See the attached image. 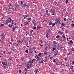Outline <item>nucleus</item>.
<instances>
[{
    "label": "nucleus",
    "instance_id": "nucleus-7",
    "mask_svg": "<svg viewBox=\"0 0 74 74\" xmlns=\"http://www.w3.org/2000/svg\"><path fill=\"white\" fill-rule=\"evenodd\" d=\"M56 24H59V23L60 25L61 24V23H60V21H59V20H58L56 22H55Z\"/></svg>",
    "mask_w": 74,
    "mask_h": 74
},
{
    "label": "nucleus",
    "instance_id": "nucleus-57",
    "mask_svg": "<svg viewBox=\"0 0 74 74\" xmlns=\"http://www.w3.org/2000/svg\"><path fill=\"white\" fill-rule=\"evenodd\" d=\"M32 47H29V49L30 50H32Z\"/></svg>",
    "mask_w": 74,
    "mask_h": 74
},
{
    "label": "nucleus",
    "instance_id": "nucleus-42",
    "mask_svg": "<svg viewBox=\"0 0 74 74\" xmlns=\"http://www.w3.org/2000/svg\"><path fill=\"white\" fill-rule=\"evenodd\" d=\"M63 64V62H60V65H62Z\"/></svg>",
    "mask_w": 74,
    "mask_h": 74
},
{
    "label": "nucleus",
    "instance_id": "nucleus-36",
    "mask_svg": "<svg viewBox=\"0 0 74 74\" xmlns=\"http://www.w3.org/2000/svg\"><path fill=\"white\" fill-rule=\"evenodd\" d=\"M35 71H36V74H37V72H38V69H36L35 70Z\"/></svg>",
    "mask_w": 74,
    "mask_h": 74
},
{
    "label": "nucleus",
    "instance_id": "nucleus-5",
    "mask_svg": "<svg viewBox=\"0 0 74 74\" xmlns=\"http://www.w3.org/2000/svg\"><path fill=\"white\" fill-rule=\"evenodd\" d=\"M40 60H42V61H40L39 62V63L40 64H41V63H43V62H44V61L45 60L43 59V58H41Z\"/></svg>",
    "mask_w": 74,
    "mask_h": 74
},
{
    "label": "nucleus",
    "instance_id": "nucleus-9",
    "mask_svg": "<svg viewBox=\"0 0 74 74\" xmlns=\"http://www.w3.org/2000/svg\"><path fill=\"white\" fill-rule=\"evenodd\" d=\"M2 64H3V65H7V62H2Z\"/></svg>",
    "mask_w": 74,
    "mask_h": 74
},
{
    "label": "nucleus",
    "instance_id": "nucleus-29",
    "mask_svg": "<svg viewBox=\"0 0 74 74\" xmlns=\"http://www.w3.org/2000/svg\"><path fill=\"white\" fill-rule=\"evenodd\" d=\"M9 12L8 13V14H10V13H11V12H12V10H10L9 11Z\"/></svg>",
    "mask_w": 74,
    "mask_h": 74
},
{
    "label": "nucleus",
    "instance_id": "nucleus-26",
    "mask_svg": "<svg viewBox=\"0 0 74 74\" xmlns=\"http://www.w3.org/2000/svg\"><path fill=\"white\" fill-rule=\"evenodd\" d=\"M0 41L1 42H4V39H3V38H2V39H1Z\"/></svg>",
    "mask_w": 74,
    "mask_h": 74
},
{
    "label": "nucleus",
    "instance_id": "nucleus-31",
    "mask_svg": "<svg viewBox=\"0 0 74 74\" xmlns=\"http://www.w3.org/2000/svg\"><path fill=\"white\" fill-rule=\"evenodd\" d=\"M71 51H73V52H74V48L73 47L72 48V49H71Z\"/></svg>",
    "mask_w": 74,
    "mask_h": 74
},
{
    "label": "nucleus",
    "instance_id": "nucleus-63",
    "mask_svg": "<svg viewBox=\"0 0 74 74\" xmlns=\"http://www.w3.org/2000/svg\"><path fill=\"white\" fill-rule=\"evenodd\" d=\"M34 26H35L36 25V23H34Z\"/></svg>",
    "mask_w": 74,
    "mask_h": 74
},
{
    "label": "nucleus",
    "instance_id": "nucleus-52",
    "mask_svg": "<svg viewBox=\"0 0 74 74\" xmlns=\"http://www.w3.org/2000/svg\"><path fill=\"white\" fill-rule=\"evenodd\" d=\"M29 52L30 53H32V51L30 50L29 51Z\"/></svg>",
    "mask_w": 74,
    "mask_h": 74
},
{
    "label": "nucleus",
    "instance_id": "nucleus-21",
    "mask_svg": "<svg viewBox=\"0 0 74 74\" xmlns=\"http://www.w3.org/2000/svg\"><path fill=\"white\" fill-rule=\"evenodd\" d=\"M27 69H29H29L30 68V67H29V65L28 64H27Z\"/></svg>",
    "mask_w": 74,
    "mask_h": 74
},
{
    "label": "nucleus",
    "instance_id": "nucleus-20",
    "mask_svg": "<svg viewBox=\"0 0 74 74\" xmlns=\"http://www.w3.org/2000/svg\"><path fill=\"white\" fill-rule=\"evenodd\" d=\"M37 30H39V29H40L41 28V27L40 26H39L38 25L37 26Z\"/></svg>",
    "mask_w": 74,
    "mask_h": 74
},
{
    "label": "nucleus",
    "instance_id": "nucleus-1",
    "mask_svg": "<svg viewBox=\"0 0 74 74\" xmlns=\"http://www.w3.org/2000/svg\"><path fill=\"white\" fill-rule=\"evenodd\" d=\"M39 45H40L41 47H42V46H43V45H41V44H42L43 43V42H42V40H40V41H39Z\"/></svg>",
    "mask_w": 74,
    "mask_h": 74
},
{
    "label": "nucleus",
    "instance_id": "nucleus-15",
    "mask_svg": "<svg viewBox=\"0 0 74 74\" xmlns=\"http://www.w3.org/2000/svg\"><path fill=\"white\" fill-rule=\"evenodd\" d=\"M9 23H11V21H12V19H11V17H10L9 18Z\"/></svg>",
    "mask_w": 74,
    "mask_h": 74
},
{
    "label": "nucleus",
    "instance_id": "nucleus-53",
    "mask_svg": "<svg viewBox=\"0 0 74 74\" xmlns=\"http://www.w3.org/2000/svg\"><path fill=\"white\" fill-rule=\"evenodd\" d=\"M65 1L66 2V4H67V3H68V1L67 0H66Z\"/></svg>",
    "mask_w": 74,
    "mask_h": 74
},
{
    "label": "nucleus",
    "instance_id": "nucleus-41",
    "mask_svg": "<svg viewBox=\"0 0 74 74\" xmlns=\"http://www.w3.org/2000/svg\"><path fill=\"white\" fill-rule=\"evenodd\" d=\"M64 21H67V19H66V18H64Z\"/></svg>",
    "mask_w": 74,
    "mask_h": 74
},
{
    "label": "nucleus",
    "instance_id": "nucleus-49",
    "mask_svg": "<svg viewBox=\"0 0 74 74\" xmlns=\"http://www.w3.org/2000/svg\"><path fill=\"white\" fill-rule=\"evenodd\" d=\"M33 32V30H32L30 31V33H32Z\"/></svg>",
    "mask_w": 74,
    "mask_h": 74
},
{
    "label": "nucleus",
    "instance_id": "nucleus-60",
    "mask_svg": "<svg viewBox=\"0 0 74 74\" xmlns=\"http://www.w3.org/2000/svg\"><path fill=\"white\" fill-rule=\"evenodd\" d=\"M53 62H56V60H53Z\"/></svg>",
    "mask_w": 74,
    "mask_h": 74
},
{
    "label": "nucleus",
    "instance_id": "nucleus-35",
    "mask_svg": "<svg viewBox=\"0 0 74 74\" xmlns=\"http://www.w3.org/2000/svg\"><path fill=\"white\" fill-rule=\"evenodd\" d=\"M55 25V23H53L52 24V26H54Z\"/></svg>",
    "mask_w": 74,
    "mask_h": 74
},
{
    "label": "nucleus",
    "instance_id": "nucleus-18",
    "mask_svg": "<svg viewBox=\"0 0 74 74\" xmlns=\"http://www.w3.org/2000/svg\"><path fill=\"white\" fill-rule=\"evenodd\" d=\"M70 69H71V70H74V66H71L70 68Z\"/></svg>",
    "mask_w": 74,
    "mask_h": 74
},
{
    "label": "nucleus",
    "instance_id": "nucleus-51",
    "mask_svg": "<svg viewBox=\"0 0 74 74\" xmlns=\"http://www.w3.org/2000/svg\"><path fill=\"white\" fill-rule=\"evenodd\" d=\"M12 22L11 23L12 25H13V24H14V23H13V22H14V20H12Z\"/></svg>",
    "mask_w": 74,
    "mask_h": 74
},
{
    "label": "nucleus",
    "instance_id": "nucleus-2",
    "mask_svg": "<svg viewBox=\"0 0 74 74\" xmlns=\"http://www.w3.org/2000/svg\"><path fill=\"white\" fill-rule=\"evenodd\" d=\"M10 23V22H9V18H8L7 20H6L5 23H4L5 24V25H7V24L8 23Z\"/></svg>",
    "mask_w": 74,
    "mask_h": 74
},
{
    "label": "nucleus",
    "instance_id": "nucleus-59",
    "mask_svg": "<svg viewBox=\"0 0 74 74\" xmlns=\"http://www.w3.org/2000/svg\"><path fill=\"white\" fill-rule=\"evenodd\" d=\"M34 29L36 30V27H34Z\"/></svg>",
    "mask_w": 74,
    "mask_h": 74
},
{
    "label": "nucleus",
    "instance_id": "nucleus-44",
    "mask_svg": "<svg viewBox=\"0 0 74 74\" xmlns=\"http://www.w3.org/2000/svg\"><path fill=\"white\" fill-rule=\"evenodd\" d=\"M27 19L28 21H30L32 19L31 18H27Z\"/></svg>",
    "mask_w": 74,
    "mask_h": 74
},
{
    "label": "nucleus",
    "instance_id": "nucleus-27",
    "mask_svg": "<svg viewBox=\"0 0 74 74\" xmlns=\"http://www.w3.org/2000/svg\"><path fill=\"white\" fill-rule=\"evenodd\" d=\"M58 33L59 34H63V33L62 32H61V31H59L58 32Z\"/></svg>",
    "mask_w": 74,
    "mask_h": 74
},
{
    "label": "nucleus",
    "instance_id": "nucleus-24",
    "mask_svg": "<svg viewBox=\"0 0 74 74\" xmlns=\"http://www.w3.org/2000/svg\"><path fill=\"white\" fill-rule=\"evenodd\" d=\"M69 42L71 43V45H72V44H73V41L72 40H71L69 41ZM72 43V44L71 43Z\"/></svg>",
    "mask_w": 74,
    "mask_h": 74
},
{
    "label": "nucleus",
    "instance_id": "nucleus-22",
    "mask_svg": "<svg viewBox=\"0 0 74 74\" xmlns=\"http://www.w3.org/2000/svg\"><path fill=\"white\" fill-rule=\"evenodd\" d=\"M16 29V27H13L12 28V30L14 31V32L15 31V29Z\"/></svg>",
    "mask_w": 74,
    "mask_h": 74
},
{
    "label": "nucleus",
    "instance_id": "nucleus-16",
    "mask_svg": "<svg viewBox=\"0 0 74 74\" xmlns=\"http://www.w3.org/2000/svg\"><path fill=\"white\" fill-rule=\"evenodd\" d=\"M47 33H49V34H51V29H49V30H48L47 31Z\"/></svg>",
    "mask_w": 74,
    "mask_h": 74
},
{
    "label": "nucleus",
    "instance_id": "nucleus-25",
    "mask_svg": "<svg viewBox=\"0 0 74 74\" xmlns=\"http://www.w3.org/2000/svg\"><path fill=\"white\" fill-rule=\"evenodd\" d=\"M12 26L13 25H11L10 24H9L8 25V26L9 27H12Z\"/></svg>",
    "mask_w": 74,
    "mask_h": 74
},
{
    "label": "nucleus",
    "instance_id": "nucleus-33",
    "mask_svg": "<svg viewBox=\"0 0 74 74\" xmlns=\"http://www.w3.org/2000/svg\"><path fill=\"white\" fill-rule=\"evenodd\" d=\"M4 24H2L0 25V27H3V26H4Z\"/></svg>",
    "mask_w": 74,
    "mask_h": 74
},
{
    "label": "nucleus",
    "instance_id": "nucleus-32",
    "mask_svg": "<svg viewBox=\"0 0 74 74\" xmlns=\"http://www.w3.org/2000/svg\"><path fill=\"white\" fill-rule=\"evenodd\" d=\"M52 24V23L51 22H50L49 23V25H51Z\"/></svg>",
    "mask_w": 74,
    "mask_h": 74
},
{
    "label": "nucleus",
    "instance_id": "nucleus-43",
    "mask_svg": "<svg viewBox=\"0 0 74 74\" xmlns=\"http://www.w3.org/2000/svg\"><path fill=\"white\" fill-rule=\"evenodd\" d=\"M45 52L44 53V54H45V55H46V54H47L48 53V52H47L45 51Z\"/></svg>",
    "mask_w": 74,
    "mask_h": 74
},
{
    "label": "nucleus",
    "instance_id": "nucleus-45",
    "mask_svg": "<svg viewBox=\"0 0 74 74\" xmlns=\"http://www.w3.org/2000/svg\"><path fill=\"white\" fill-rule=\"evenodd\" d=\"M71 53L69 52L67 54L68 55H71Z\"/></svg>",
    "mask_w": 74,
    "mask_h": 74
},
{
    "label": "nucleus",
    "instance_id": "nucleus-19",
    "mask_svg": "<svg viewBox=\"0 0 74 74\" xmlns=\"http://www.w3.org/2000/svg\"><path fill=\"white\" fill-rule=\"evenodd\" d=\"M53 5H56L57 4V2L56 1H55L54 2V3L53 4Z\"/></svg>",
    "mask_w": 74,
    "mask_h": 74
},
{
    "label": "nucleus",
    "instance_id": "nucleus-62",
    "mask_svg": "<svg viewBox=\"0 0 74 74\" xmlns=\"http://www.w3.org/2000/svg\"><path fill=\"white\" fill-rule=\"evenodd\" d=\"M62 48V47H59V49H60L61 48Z\"/></svg>",
    "mask_w": 74,
    "mask_h": 74
},
{
    "label": "nucleus",
    "instance_id": "nucleus-55",
    "mask_svg": "<svg viewBox=\"0 0 74 74\" xmlns=\"http://www.w3.org/2000/svg\"><path fill=\"white\" fill-rule=\"evenodd\" d=\"M21 72L22 71H21V70H20L19 71V73H20V74H21Z\"/></svg>",
    "mask_w": 74,
    "mask_h": 74
},
{
    "label": "nucleus",
    "instance_id": "nucleus-34",
    "mask_svg": "<svg viewBox=\"0 0 74 74\" xmlns=\"http://www.w3.org/2000/svg\"><path fill=\"white\" fill-rule=\"evenodd\" d=\"M64 25H65V24H64V23H62L61 24V26H64Z\"/></svg>",
    "mask_w": 74,
    "mask_h": 74
},
{
    "label": "nucleus",
    "instance_id": "nucleus-64",
    "mask_svg": "<svg viewBox=\"0 0 74 74\" xmlns=\"http://www.w3.org/2000/svg\"><path fill=\"white\" fill-rule=\"evenodd\" d=\"M72 63H73V64H74V61H73L72 62Z\"/></svg>",
    "mask_w": 74,
    "mask_h": 74
},
{
    "label": "nucleus",
    "instance_id": "nucleus-40",
    "mask_svg": "<svg viewBox=\"0 0 74 74\" xmlns=\"http://www.w3.org/2000/svg\"><path fill=\"white\" fill-rule=\"evenodd\" d=\"M60 37V35H58L56 36V38H59V37Z\"/></svg>",
    "mask_w": 74,
    "mask_h": 74
},
{
    "label": "nucleus",
    "instance_id": "nucleus-11",
    "mask_svg": "<svg viewBox=\"0 0 74 74\" xmlns=\"http://www.w3.org/2000/svg\"><path fill=\"white\" fill-rule=\"evenodd\" d=\"M55 48L53 47V51L55 49H58V48L56 47H55Z\"/></svg>",
    "mask_w": 74,
    "mask_h": 74
},
{
    "label": "nucleus",
    "instance_id": "nucleus-30",
    "mask_svg": "<svg viewBox=\"0 0 74 74\" xmlns=\"http://www.w3.org/2000/svg\"><path fill=\"white\" fill-rule=\"evenodd\" d=\"M25 52L27 53H29V51H28V50H27L26 49L25 50Z\"/></svg>",
    "mask_w": 74,
    "mask_h": 74
},
{
    "label": "nucleus",
    "instance_id": "nucleus-54",
    "mask_svg": "<svg viewBox=\"0 0 74 74\" xmlns=\"http://www.w3.org/2000/svg\"><path fill=\"white\" fill-rule=\"evenodd\" d=\"M33 49H34L35 50L34 51H35L36 49V47H34L33 48Z\"/></svg>",
    "mask_w": 74,
    "mask_h": 74
},
{
    "label": "nucleus",
    "instance_id": "nucleus-50",
    "mask_svg": "<svg viewBox=\"0 0 74 74\" xmlns=\"http://www.w3.org/2000/svg\"><path fill=\"white\" fill-rule=\"evenodd\" d=\"M10 49L11 50H12L13 51H15V50L14 49H12V48H11Z\"/></svg>",
    "mask_w": 74,
    "mask_h": 74
},
{
    "label": "nucleus",
    "instance_id": "nucleus-4",
    "mask_svg": "<svg viewBox=\"0 0 74 74\" xmlns=\"http://www.w3.org/2000/svg\"><path fill=\"white\" fill-rule=\"evenodd\" d=\"M50 12L51 13H53V12H54V10H53V8H50Z\"/></svg>",
    "mask_w": 74,
    "mask_h": 74
},
{
    "label": "nucleus",
    "instance_id": "nucleus-38",
    "mask_svg": "<svg viewBox=\"0 0 74 74\" xmlns=\"http://www.w3.org/2000/svg\"><path fill=\"white\" fill-rule=\"evenodd\" d=\"M7 54H8V55H10V54H11V52H8L7 53Z\"/></svg>",
    "mask_w": 74,
    "mask_h": 74
},
{
    "label": "nucleus",
    "instance_id": "nucleus-8",
    "mask_svg": "<svg viewBox=\"0 0 74 74\" xmlns=\"http://www.w3.org/2000/svg\"><path fill=\"white\" fill-rule=\"evenodd\" d=\"M21 6L22 7H23L24 5H25V4H23V2H22V1H21Z\"/></svg>",
    "mask_w": 74,
    "mask_h": 74
},
{
    "label": "nucleus",
    "instance_id": "nucleus-48",
    "mask_svg": "<svg viewBox=\"0 0 74 74\" xmlns=\"http://www.w3.org/2000/svg\"><path fill=\"white\" fill-rule=\"evenodd\" d=\"M40 55H41V53H39V54H38V56H40Z\"/></svg>",
    "mask_w": 74,
    "mask_h": 74
},
{
    "label": "nucleus",
    "instance_id": "nucleus-17",
    "mask_svg": "<svg viewBox=\"0 0 74 74\" xmlns=\"http://www.w3.org/2000/svg\"><path fill=\"white\" fill-rule=\"evenodd\" d=\"M17 42H18V44H19L20 42H21V40H19V39L17 40Z\"/></svg>",
    "mask_w": 74,
    "mask_h": 74
},
{
    "label": "nucleus",
    "instance_id": "nucleus-23",
    "mask_svg": "<svg viewBox=\"0 0 74 74\" xmlns=\"http://www.w3.org/2000/svg\"><path fill=\"white\" fill-rule=\"evenodd\" d=\"M9 60H10V62H12L13 60H12V58H9L8 59Z\"/></svg>",
    "mask_w": 74,
    "mask_h": 74
},
{
    "label": "nucleus",
    "instance_id": "nucleus-12",
    "mask_svg": "<svg viewBox=\"0 0 74 74\" xmlns=\"http://www.w3.org/2000/svg\"><path fill=\"white\" fill-rule=\"evenodd\" d=\"M24 24L25 26H27V25H28V23L27 22H25L24 23Z\"/></svg>",
    "mask_w": 74,
    "mask_h": 74
},
{
    "label": "nucleus",
    "instance_id": "nucleus-46",
    "mask_svg": "<svg viewBox=\"0 0 74 74\" xmlns=\"http://www.w3.org/2000/svg\"><path fill=\"white\" fill-rule=\"evenodd\" d=\"M71 25L72 26V27H74V24L73 23H72Z\"/></svg>",
    "mask_w": 74,
    "mask_h": 74
},
{
    "label": "nucleus",
    "instance_id": "nucleus-14",
    "mask_svg": "<svg viewBox=\"0 0 74 74\" xmlns=\"http://www.w3.org/2000/svg\"><path fill=\"white\" fill-rule=\"evenodd\" d=\"M56 64L57 66H58V65H60V62H57L56 63Z\"/></svg>",
    "mask_w": 74,
    "mask_h": 74
},
{
    "label": "nucleus",
    "instance_id": "nucleus-28",
    "mask_svg": "<svg viewBox=\"0 0 74 74\" xmlns=\"http://www.w3.org/2000/svg\"><path fill=\"white\" fill-rule=\"evenodd\" d=\"M49 35V34L47 33L46 34V37H49V36H48Z\"/></svg>",
    "mask_w": 74,
    "mask_h": 74
},
{
    "label": "nucleus",
    "instance_id": "nucleus-39",
    "mask_svg": "<svg viewBox=\"0 0 74 74\" xmlns=\"http://www.w3.org/2000/svg\"><path fill=\"white\" fill-rule=\"evenodd\" d=\"M62 37H63V38H66V37H65V36H64V34L63 35Z\"/></svg>",
    "mask_w": 74,
    "mask_h": 74
},
{
    "label": "nucleus",
    "instance_id": "nucleus-3",
    "mask_svg": "<svg viewBox=\"0 0 74 74\" xmlns=\"http://www.w3.org/2000/svg\"><path fill=\"white\" fill-rule=\"evenodd\" d=\"M0 37H1V38H5V35L4 34H2L1 35Z\"/></svg>",
    "mask_w": 74,
    "mask_h": 74
},
{
    "label": "nucleus",
    "instance_id": "nucleus-58",
    "mask_svg": "<svg viewBox=\"0 0 74 74\" xmlns=\"http://www.w3.org/2000/svg\"><path fill=\"white\" fill-rule=\"evenodd\" d=\"M31 63V60H30L28 62V63Z\"/></svg>",
    "mask_w": 74,
    "mask_h": 74
},
{
    "label": "nucleus",
    "instance_id": "nucleus-47",
    "mask_svg": "<svg viewBox=\"0 0 74 74\" xmlns=\"http://www.w3.org/2000/svg\"><path fill=\"white\" fill-rule=\"evenodd\" d=\"M67 58H65V61H67Z\"/></svg>",
    "mask_w": 74,
    "mask_h": 74
},
{
    "label": "nucleus",
    "instance_id": "nucleus-37",
    "mask_svg": "<svg viewBox=\"0 0 74 74\" xmlns=\"http://www.w3.org/2000/svg\"><path fill=\"white\" fill-rule=\"evenodd\" d=\"M32 64H30V67H33V66H34V65H32Z\"/></svg>",
    "mask_w": 74,
    "mask_h": 74
},
{
    "label": "nucleus",
    "instance_id": "nucleus-6",
    "mask_svg": "<svg viewBox=\"0 0 74 74\" xmlns=\"http://www.w3.org/2000/svg\"><path fill=\"white\" fill-rule=\"evenodd\" d=\"M29 5H26V3H25L23 7L24 8H25V7H29Z\"/></svg>",
    "mask_w": 74,
    "mask_h": 74
},
{
    "label": "nucleus",
    "instance_id": "nucleus-13",
    "mask_svg": "<svg viewBox=\"0 0 74 74\" xmlns=\"http://www.w3.org/2000/svg\"><path fill=\"white\" fill-rule=\"evenodd\" d=\"M53 43V45H55V47H56V44H57V43L56 42V41H54Z\"/></svg>",
    "mask_w": 74,
    "mask_h": 74
},
{
    "label": "nucleus",
    "instance_id": "nucleus-61",
    "mask_svg": "<svg viewBox=\"0 0 74 74\" xmlns=\"http://www.w3.org/2000/svg\"><path fill=\"white\" fill-rule=\"evenodd\" d=\"M9 5H10V6H12V3H10L9 4Z\"/></svg>",
    "mask_w": 74,
    "mask_h": 74
},
{
    "label": "nucleus",
    "instance_id": "nucleus-10",
    "mask_svg": "<svg viewBox=\"0 0 74 74\" xmlns=\"http://www.w3.org/2000/svg\"><path fill=\"white\" fill-rule=\"evenodd\" d=\"M58 51L57 50H56V51H55L54 52L55 55H57V54H58Z\"/></svg>",
    "mask_w": 74,
    "mask_h": 74
},
{
    "label": "nucleus",
    "instance_id": "nucleus-56",
    "mask_svg": "<svg viewBox=\"0 0 74 74\" xmlns=\"http://www.w3.org/2000/svg\"><path fill=\"white\" fill-rule=\"evenodd\" d=\"M11 41H13L14 40H13V39L12 38H11Z\"/></svg>",
    "mask_w": 74,
    "mask_h": 74
}]
</instances>
